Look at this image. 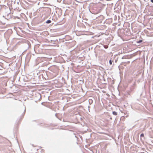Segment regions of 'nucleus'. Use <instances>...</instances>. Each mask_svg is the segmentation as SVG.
Here are the masks:
<instances>
[{"instance_id":"9d476101","label":"nucleus","mask_w":153,"mask_h":153,"mask_svg":"<svg viewBox=\"0 0 153 153\" xmlns=\"http://www.w3.org/2000/svg\"><path fill=\"white\" fill-rule=\"evenodd\" d=\"M144 136V134L143 133H142L140 135V137H143Z\"/></svg>"},{"instance_id":"9b49d317","label":"nucleus","mask_w":153,"mask_h":153,"mask_svg":"<svg viewBox=\"0 0 153 153\" xmlns=\"http://www.w3.org/2000/svg\"><path fill=\"white\" fill-rule=\"evenodd\" d=\"M84 119V117H80V120H81V121H83Z\"/></svg>"},{"instance_id":"f8f14e48","label":"nucleus","mask_w":153,"mask_h":153,"mask_svg":"<svg viewBox=\"0 0 153 153\" xmlns=\"http://www.w3.org/2000/svg\"><path fill=\"white\" fill-rule=\"evenodd\" d=\"M104 47L105 48H108V47L107 46H105V45L104 46Z\"/></svg>"},{"instance_id":"1a4fd4ad","label":"nucleus","mask_w":153,"mask_h":153,"mask_svg":"<svg viewBox=\"0 0 153 153\" xmlns=\"http://www.w3.org/2000/svg\"><path fill=\"white\" fill-rule=\"evenodd\" d=\"M112 59L111 58V59H110L109 61V63L110 65L112 64Z\"/></svg>"},{"instance_id":"dca6fc26","label":"nucleus","mask_w":153,"mask_h":153,"mask_svg":"<svg viewBox=\"0 0 153 153\" xmlns=\"http://www.w3.org/2000/svg\"><path fill=\"white\" fill-rule=\"evenodd\" d=\"M145 1V0H144Z\"/></svg>"},{"instance_id":"6e6552de","label":"nucleus","mask_w":153,"mask_h":153,"mask_svg":"<svg viewBox=\"0 0 153 153\" xmlns=\"http://www.w3.org/2000/svg\"><path fill=\"white\" fill-rule=\"evenodd\" d=\"M112 114L114 115H116V116L117 115V113L115 111H113Z\"/></svg>"},{"instance_id":"2eb2a0df","label":"nucleus","mask_w":153,"mask_h":153,"mask_svg":"<svg viewBox=\"0 0 153 153\" xmlns=\"http://www.w3.org/2000/svg\"><path fill=\"white\" fill-rule=\"evenodd\" d=\"M75 137H76V136H75Z\"/></svg>"},{"instance_id":"f03ea898","label":"nucleus","mask_w":153,"mask_h":153,"mask_svg":"<svg viewBox=\"0 0 153 153\" xmlns=\"http://www.w3.org/2000/svg\"><path fill=\"white\" fill-rule=\"evenodd\" d=\"M39 125L41 126H44L45 127H47L49 126V125L48 124H47L45 123H41L39 124H38Z\"/></svg>"},{"instance_id":"f257e3e1","label":"nucleus","mask_w":153,"mask_h":153,"mask_svg":"<svg viewBox=\"0 0 153 153\" xmlns=\"http://www.w3.org/2000/svg\"><path fill=\"white\" fill-rule=\"evenodd\" d=\"M49 43H52L54 44H57L58 43V41L57 39L54 38L49 41Z\"/></svg>"},{"instance_id":"4468645a","label":"nucleus","mask_w":153,"mask_h":153,"mask_svg":"<svg viewBox=\"0 0 153 153\" xmlns=\"http://www.w3.org/2000/svg\"><path fill=\"white\" fill-rule=\"evenodd\" d=\"M151 1L153 3V0H151Z\"/></svg>"},{"instance_id":"20e7f679","label":"nucleus","mask_w":153,"mask_h":153,"mask_svg":"<svg viewBox=\"0 0 153 153\" xmlns=\"http://www.w3.org/2000/svg\"><path fill=\"white\" fill-rule=\"evenodd\" d=\"M88 102L89 103V104L91 105L92 104L93 102V100L92 99H89L88 100Z\"/></svg>"},{"instance_id":"423d86ee","label":"nucleus","mask_w":153,"mask_h":153,"mask_svg":"<svg viewBox=\"0 0 153 153\" xmlns=\"http://www.w3.org/2000/svg\"><path fill=\"white\" fill-rule=\"evenodd\" d=\"M51 22V21L50 20H48L46 21L45 22L47 24H50Z\"/></svg>"},{"instance_id":"0eeeda50","label":"nucleus","mask_w":153,"mask_h":153,"mask_svg":"<svg viewBox=\"0 0 153 153\" xmlns=\"http://www.w3.org/2000/svg\"><path fill=\"white\" fill-rule=\"evenodd\" d=\"M25 111H26V108H25V107L24 111V112H23V113L22 114V117H23V116H24V115L25 114Z\"/></svg>"},{"instance_id":"7ed1b4c3","label":"nucleus","mask_w":153,"mask_h":153,"mask_svg":"<svg viewBox=\"0 0 153 153\" xmlns=\"http://www.w3.org/2000/svg\"><path fill=\"white\" fill-rule=\"evenodd\" d=\"M4 63L2 62H0V66L1 67L0 68V70H2V68H4Z\"/></svg>"},{"instance_id":"ddd939ff","label":"nucleus","mask_w":153,"mask_h":153,"mask_svg":"<svg viewBox=\"0 0 153 153\" xmlns=\"http://www.w3.org/2000/svg\"><path fill=\"white\" fill-rule=\"evenodd\" d=\"M41 152H44V150H41Z\"/></svg>"},{"instance_id":"39448f33","label":"nucleus","mask_w":153,"mask_h":153,"mask_svg":"<svg viewBox=\"0 0 153 153\" xmlns=\"http://www.w3.org/2000/svg\"><path fill=\"white\" fill-rule=\"evenodd\" d=\"M143 42V40L142 39H140L139 40L137 41L136 42L137 43L140 44L141 43Z\"/></svg>"}]
</instances>
